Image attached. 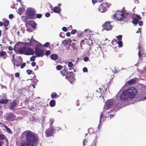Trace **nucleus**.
I'll return each mask as SVG.
<instances>
[{
    "mask_svg": "<svg viewBox=\"0 0 146 146\" xmlns=\"http://www.w3.org/2000/svg\"><path fill=\"white\" fill-rule=\"evenodd\" d=\"M23 134L25 135L26 141H23L20 146H34L39 141V137L35 133L30 131H25Z\"/></svg>",
    "mask_w": 146,
    "mask_h": 146,
    "instance_id": "1",
    "label": "nucleus"
},
{
    "mask_svg": "<svg viewBox=\"0 0 146 146\" xmlns=\"http://www.w3.org/2000/svg\"><path fill=\"white\" fill-rule=\"evenodd\" d=\"M137 93V90L135 87H130L127 90H124L120 96L121 100H126L129 98H133Z\"/></svg>",
    "mask_w": 146,
    "mask_h": 146,
    "instance_id": "2",
    "label": "nucleus"
},
{
    "mask_svg": "<svg viewBox=\"0 0 146 146\" xmlns=\"http://www.w3.org/2000/svg\"><path fill=\"white\" fill-rule=\"evenodd\" d=\"M18 52L19 54H24L29 55L34 54V52L33 50L29 47L26 48L25 46L21 47L18 50Z\"/></svg>",
    "mask_w": 146,
    "mask_h": 146,
    "instance_id": "3",
    "label": "nucleus"
},
{
    "mask_svg": "<svg viewBox=\"0 0 146 146\" xmlns=\"http://www.w3.org/2000/svg\"><path fill=\"white\" fill-rule=\"evenodd\" d=\"M125 16L123 12L120 11H116L115 14L112 16L113 19H115L118 21H122L124 18Z\"/></svg>",
    "mask_w": 146,
    "mask_h": 146,
    "instance_id": "4",
    "label": "nucleus"
},
{
    "mask_svg": "<svg viewBox=\"0 0 146 146\" xmlns=\"http://www.w3.org/2000/svg\"><path fill=\"white\" fill-rule=\"evenodd\" d=\"M35 10L31 8H28L26 11V14L30 19H35Z\"/></svg>",
    "mask_w": 146,
    "mask_h": 146,
    "instance_id": "5",
    "label": "nucleus"
},
{
    "mask_svg": "<svg viewBox=\"0 0 146 146\" xmlns=\"http://www.w3.org/2000/svg\"><path fill=\"white\" fill-rule=\"evenodd\" d=\"M111 4L108 3H103L99 6V11L101 12H106L111 5Z\"/></svg>",
    "mask_w": 146,
    "mask_h": 146,
    "instance_id": "6",
    "label": "nucleus"
},
{
    "mask_svg": "<svg viewBox=\"0 0 146 146\" xmlns=\"http://www.w3.org/2000/svg\"><path fill=\"white\" fill-rule=\"evenodd\" d=\"M114 75H111V78L110 79L109 82L108 83V84L106 85H104V86H102L101 88V90H102V93L103 94H105L107 90V88L108 86L110 85L113 82V79L114 78Z\"/></svg>",
    "mask_w": 146,
    "mask_h": 146,
    "instance_id": "7",
    "label": "nucleus"
},
{
    "mask_svg": "<svg viewBox=\"0 0 146 146\" xmlns=\"http://www.w3.org/2000/svg\"><path fill=\"white\" fill-rule=\"evenodd\" d=\"M65 78H67L71 83H72L74 81V75L73 72H67Z\"/></svg>",
    "mask_w": 146,
    "mask_h": 146,
    "instance_id": "8",
    "label": "nucleus"
},
{
    "mask_svg": "<svg viewBox=\"0 0 146 146\" xmlns=\"http://www.w3.org/2000/svg\"><path fill=\"white\" fill-rule=\"evenodd\" d=\"M38 46H39V45H37L35 47V54L38 57H42L44 55V52L42 49L38 48Z\"/></svg>",
    "mask_w": 146,
    "mask_h": 146,
    "instance_id": "9",
    "label": "nucleus"
},
{
    "mask_svg": "<svg viewBox=\"0 0 146 146\" xmlns=\"http://www.w3.org/2000/svg\"><path fill=\"white\" fill-rule=\"evenodd\" d=\"M15 116L12 113L10 112L6 116V119L9 121H13L15 119Z\"/></svg>",
    "mask_w": 146,
    "mask_h": 146,
    "instance_id": "10",
    "label": "nucleus"
},
{
    "mask_svg": "<svg viewBox=\"0 0 146 146\" xmlns=\"http://www.w3.org/2000/svg\"><path fill=\"white\" fill-rule=\"evenodd\" d=\"M111 22L110 21H106L105 22L103 27L106 30L109 31L112 29V27L110 24Z\"/></svg>",
    "mask_w": 146,
    "mask_h": 146,
    "instance_id": "11",
    "label": "nucleus"
},
{
    "mask_svg": "<svg viewBox=\"0 0 146 146\" xmlns=\"http://www.w3.org/2000/svg\"><path fill=\"white\" fill-rule=\"evenodd\" d=\"M102 90L100 88H99L97 89L95 92L94 94V96L97 97H100L101 96L102 94Z\"/></svg>",
    "mask_w": 146,
    "mask_h": 146,
    "instance_id": "12",
    "label": "nucleus"
},
{
    "mask_svg": "<svg viewBox=\"0 0 146 146\" xmlns=\"http://www.w3.org/2000/svg\"><path fill=\"white\" fill-rule=\"evenodd\" d=\"M55 129H51L45 131L46 136L47 137L52 136L53 133L54 132Z\"/></svg>",
    "mask_w": 146,
    "mask_h": 146,
    "instance_id": "13",
    "label": "nucleus"
},
{
    "mask_svg": "<svg viewBox=\"0 0 146 146\" xmlns=\"http://www.w3.org/2000/svg\"><path fill=\"white\" fill-rule=\"evenodd\" d=\"M28 24L33 29H35L36 27V23L33 20H30L27 21Z\"/></svg>",
    "mask_w": 146,
    "mask_h": 146,
    "instance_id": "14",
    "label": "nucleus"
},
{
    "mask_svg": "<svg viewBox=\"0 0 146 146\" xmlns=\"http://www.w3.org/2000/svg\"><path fill=\"white\" fill-rule=\"evenodd\" d=\"M16 101L15 100H13L12 102L10 104V107L9 108V109H12L15 107L17 105Z\"/></svg>",
    "mask_w": 146,
    "mask_h": 146,
    "instance_id": "15",
    "label": "nucleus"
},
{
    "mask_svg": "<svg viewBox=\"0 0 146 146\" xmlns=\"http://www.w3.org/2000/svg\"><path fill=\"white\" fill-rule=\"evenodd\" d=\"M67 70V69L66 68V67L65 66H64V69L61 70L60 72L63 76H64L66 74V73H67L66 71Z\"/></svg>",
    "mask_w": 146,
    "mask_h": 146,
    "instance_id": "16",
    "label": "nucleus"
},
{
    "mask_svg": "<svg viewBox=\"0 0 146 146\" xmlns=\"http://www.w3.org/2000/svg\"><path fill=\"white\" fill-rule=\"evenodd\" d=\"M7 54L6 52L3 51L0 52V58L2 57L3 59H5L7 57Z\"/></svg>",
    "mask_w": 146,
    "mask_h": 146,
    "instance_id": "17",
    "label": "nucleus"
},
{
    "mask_svg": "<svg viewBox=\"0 0 146 146\" xmlns=\"http://www.w3.org/2000/svg\"><path fill=\"white\" fill-rule=\"evenodd\" d=\"M51 59L54 60H56L58 58V56L57 54H52L50 55Z\"/></svg>",
    "mask_w": 146,
    "mask_h": 146,
    "instance_id": "18",
    "label": "nucleus"
},
{
    "mask_svg": "<svg viewBox=\"0 0 146 146\" xmlns=\"http://www.w3.org/2000/svg\"><path fill=\"white\" fill-rule=\"evenodd\" d=\"M56 105V101L54 100H51L49 102L50 106L51 107H54Z\"/></svg>",
    "mask_w": 146,
    "mask_h": 146,
    "instance_id": "19",
    "label": "nucleus"
},
{
    "mask_svg": "<svg viewBox=\"0 0 146 146\" xmlns=\"http://www.w3.org/2000/svg\"><path fill=\"white\" fill-rule=\"evenodd\" d=\"M113 101L112 100H110L108 102L107 105V106L108 109H110L111 108V107L113 104Z\"/></svg>",
    "mask_w": 146,
    "mask_h": 146,
    "instance_id": "20",
    "label": "nucleus"
},
{
    "mask_svg": "<svg viewBox=\"0 0 146 146\" xmlns=\"http://www.w3.org/2000/svg\"><path fill=\"white\" fill-rule=\"evenodd\" d=\"M60 10L61 8L58 6L55 7L53 9L54 12L56 13H58L60 11Z\"/></svg>",
    "mask_w": 146,
    "mask_h": 146,
    "instance_id": "21",
    "label": "nucleus"
},
{
    "mask_svg": "<svg viewBox=\"0 0 146 146\" xmlns=\"http://www.w3.org/2000/svg\"><path fill=\"white\" fill-rule=\"evenodd\" d=\"M136 82V80L135 78H133L128 81L127 83L129 85H132Z\"/></svg>",
    "mask_w": 146,
    "mask_h": 146,
    "instance_id": "22",
    "label": "nucleus"
},
{
    "mask_svg": "<svg viewBox=\"0 0 146 146\" xmlns=\"http://www.w3.org/2000/svg\"><path fill=\"white\" fill-rule=\"evenodd\" d=\"M51 97L52 99H55L57 98L58 96L57 94L55 92L52 93L51 95Z\"/></svg>",
    "mask_w": 146,
    "mask_h": 146,
    "instance_id": "23",
    "label": "nucleus"
},
{
    "mask_svg": "<svg viewBox=\"0 0 146 146\" xmlns=\"http://www.w3.org/2000/svg\"><path fill=\"white\" fill-rule=\"evenodd\" d=\"M8 102V99L1 100H0V104H6Z\"/></svg>",
    "mask_w": 146,
    "mask_h": 146,
    "instance_id": "24",
    "label": "nucleus"
},
{
    "mask_svg": "<svg viewBox=\"0 0 146 146\" xmlns=\"http://www.w3.org/2000/svg\"><path fill=\"white\" fill-rule=\"evenodd\" d=\"M78 113L83 118L84 117H85L83 115L84 114V111H83L80 110L78 111Z\"/></svg>",
    "mask_w": 146,
    "mask_h": 146,
    "instance_id": "25",
    "label": "nucleus"
},
{
    "mask_svg": "<svg viewBox=\"0 0 146 146\" xmlns=\"http://www.w3.org/2000/svg\"><path fill=\"white\" fill-rule=\"evenodd\" d=\"M4 127L5 128L7 132L9 133H12V131L5 124H4Z\"/></svg>",
    "mask_w": 146,
    "mask_h": 146,
    "instance_id": "26",
    "label": "nucleus"
},
{
    "mask_svg": "<svg viewBox=\"0 0 146 146\" xmlns=\"http://www.w3.org/2000/svg\"><path fill=\"white\" fill-rule=\"evenodd\" d=\"M140 44V43H139V44H138L139 45L138 46V49L139 50V51L138 52V55L139 57V58H140V56H141V50H140V48H141V47L140 46H139V44Z\"/></svg>",
    "mask_w": 146,
    "mask_h": 146,
    "instance_id": "27",
    "label": "nucleus"
},
{
    "mask_svg": "<svg viewBox=\"0 0 146 146\" xmlns=\"http://www.w3.org/2000/svg\"><path fill=\"white\" fill-rule=\"evenodd\" d=\"M119 47H121L122 46V42L121 40H118L117 42Z\"/></svg>",
    "mask_w": 146,
    "mask_h": 146,
    "instance_id": "28",
    "label": "nucleus"
},
{
    "mask_svg": "<svg viewBox=\"0 0 146 146\" xmlns=\"http://www.w3.org/2000/svg\"><path fill=\"white\" fill-rule=\"evenodd\" d=\"M138 22V20L136 19H133L132 21V23L134 24H137Z\"/></svg>",
    "mask_w": 146,
    "mask_h": 146,
    "instance_id": "29",
    "label": "nucleus"
},
{
    "mask_svg": "<svg viewBox=\"0 0 146 146\" xmlns=\"http://www.w3.org/2000/svg\"><path fill=\"white\" fill-rule=\"evenodd\" d=\"M9 23V22L8 21H5L3 22V25L5 27H7Z\"/></svg>",
    "mask_w": 146,
    "mask_h": 146,
    "instance_id": "30",
    "label": "nucleus"
},
{
    "mask_svg": "<svg viewBox=\"0 0 146 146\" xmlns=\"http://www.w3.org/2000/svg\"><path fill=\"white\" fill-rule=\"evenodd\" d=\"M63 67L61 65H58L56 66V69L57 70H60Z\"/></svg>",
    "mask_w": 146,
    "mask_h": 146,
    "instance_id": "31",
    "label": "nucleus"
},
{
    "mask_svg": "<svg viewBox=\"0 0 146 146\" xmlns=\"http://www.w3.org/2000/svg\"><path fill=\"white\" fill-rule=\"evenodd\" d=\"M42 17V15L41 14H37L36 15V18H38V19H40V18Z\"/></svg>",
    "mask_w": 146,
    "mask_h": 146,
    "instance_id": "32",
    "label": "nucleus"
},
{
    "mask_svg": "<svg viewBox=\"0 0 146 146\" xmlns=\"http://www.w3.org/2000/svg\"><path fill=\"white\" fill-rule=\"evenodd\" d=\"M97 142V139H94V142L92 144V146H96V143Z\"/></svg>",
    "mask_w": 146,
    "mask_h": 146,
    "instance_id": "33",
    "label": "nucleus"
},
{
    "mask_svg": "<svg viewBox=\"0 0 146 146\" xmlns=\"http://www.w3.org/2000/svg\"><path fill=\"white\" fill-rule=\"evenodd\" d=\"M5 136L3 134H1L0 135V140H2L4 139Z\"/></svg>",
    "mask_w": 146,
    "mask_h": 146,
    "instance_id": "34",
    "label": "nucleus"
},
{
    "mask_svg": "<svg viewBox=\"0 0 146 146\" xmlns=\"http://www.w3.org/2000/svg\"><path fill=\"white\" fill-rule=\"evenodd\" d=\"M36 56H33L30 58V60L31 61H33L35 60V58Z\"/></svg>",
    "mask_w": 146,
    "mask_h": 146,
    "instance_id": "35",
    "label": "nucleus"
},
{
    "mask_svg": "<svg viewBox=\"0 0 146 146\" xmlns=\"http://www.w3.org/2000/svg\"><path fill=\"white\" fill-rule=\"evenodd\" d=\"M26 72L27 74L29 75L31 74L33 72V71L31 70H27Z\"/></svg>",
    "mask_w": 146,
    "mask_h": 146,
    "instance_id": "36",
    "label": "nucleus"
},
{
    "mask_svg": "<svg viewBox=\"0 0 146 146\" xmlns=\"http://www.w3.org/2000/svg\"><path fill=\"white\" fill-rule=\"evenodd\" d=\"M68 66L69 67H71L73 66V64L71 62H68Z\"/></svg>",
    "mask_w": 146,
    "mask_h": 146,
    "instance_id": "37",
    "label": "nucleus"
},
{
    "mask_svg": "<svg viewBox=\"0 0 146 146\" xmlns=\"http://www.w3.org/2000/svg\"><path fill=\"white\" fill-rule=\"evenodd\" d=\"M77 34L78 36H83V33L82 32H78Z\"/></svg>",
    "mask_w": 146,
    "mask_h": 146,
    "instance_id": "38",
    "label": "nucleus"
},
{
    "mask_svg": "<svg viewBox=\"0 0 146 146\" xmlns=\"http://www.w3.org/2000/svg\"><path fill=\"white\" fill-rule=\"evenodd\" d=\"M118 40H121L122 38V36L121 35L118 36L116 37Z\"/></svg>",
    "mask_w": 146,
    "mask_h": 146,
    "instance_id": "39",
    "label": "nucleus"
},
{
    "mask_svg": "<svg viewBox=\"0 0 146 146\" xmlns=\"http://www.w3.org/2000/svg\"><path fill=\"white\" fill-rule=\"evenodd\" d=\"M77 32V30L76 29H73L71 32L72 34L74 35Z\"/></svg>",
    "mask_w": 146,
    "mask_h": 146,
    "instance_id": "40",
    "label": "nucleus"
},
{
    "mask_svg": "<svg viewBox=\"0 0 146 146\" xmlns=\"http://www.w3.org/2000/svg\"><path fill=\"white\" fill-rule=\"evenodd\" d=\"M85 44V41L84 40H82L80 43V45L81 47H82V44Z\"/></svg>",
    "mask_w": 146,
    "mask_h": 146,
    "instance_id": "41",
    "label": "nucleus"
},
{
    "mask_svg": "<svg viewBox=\"0 0 146 146\" xmlns=\"http://www.w3.org/2000/svg\"><path fill=\"white\" fill-rule=\"evenodd\" d=\"M50 53V52L49 50H47L46 51V53L44 54L46 56L48 55Z\"/></svg>",
    "mask_w": 146,
    "mask_h": 146,
    "instance_id": "42",
    "label": "nucleus"
},
{
    "mask_svg": "<svg viewBox=\"0 0 146 146\" xmlns=\"http://www.w3.org/2000/svg\"><path fill=\"white\" fill-rule=\"evenodd\" d=\"M26 65V63H25V62L23 63L21 66V68H24L25 66Z\"/></svg>",
    "mask_w": 146,
    "mask_h": 146,
    "instance_id": "43",
    "label": "nucleus"
},
{
    "mask_svg": "<svg viewBox=\"0 0 146 146\" xmlns=\"http://www.w3.org/2000/svg\"><path fill=\"white\" fill-rule=\"evenodd\" d=\"M62 29L64 32H67L68 31L67 28L66 27H63Z\"/></svg>",
    "mask_w": 146,
    "mask_h": 146,
    "instance_id": "44",
    "label": "nucleus"
},
{
    "mask_svg": "<svg viewBox=\"0 0 146 146\" xmlns=\"http://www.w3.org/2000/svg\"><path fill=\"white\" fill-rule=\"evenodd\" d=\"M89 58L87 57H84V61L85 62H87L88 61V60H89Z\"/></svg>",
    "mask_w": 146,
    "mask_h": 146,
    "instance_id": "45",
    "label": "nucleus"
},
{
    "mask_svg": "<svg viewBox=\"0 0 146 146\" xmlns=\"http://www.w3.org/2000/svg\"><path fill=\"white\" fill-rule=\"evenodd\" d=\"M50 44L48 42H46L44 44V46L45 47H48L49 45Z\"/></svg>",
    "mask_w": 146,
    "mask_h": 146,
    "instance_id": "46",
    "label": "nucleus"
},
{
    "mask_svg": "<svg viewBox=\"0 0 146 146\" xmlns=\"http://www.w3.org/2000/svg\"><path fill=\"white\" fill-rule=\"evenodd\" d=\"M83 71L84 72H86L88 71V69L86 67H84L83 69Z\"/></svg>",
    "mask_w": 146,
    "mask_h": 146,
    "instance_id": "47",
    "label": "nucleus"
},
{
    "mask_svg": "<svg viewBox=\"0 0 146 146\" xmlns=\"http://www.w3.org/2000/svg\"><path fill=\"white\" fill-rule=\"evenodd\" d=\"M20 76V74L19 72H17L15 74V76L16 77H19Z\"/></svg>",
    "mask_w": 146,
    "mask_h": 146,
    "instance_id": "48",
    "label": "nucleus"
},
{
    "mask_svg": "<svg viewBox=\"0 0 146 146\" xmlns=\"http://www.w3.org/2000/svg\"><path fill=\"white\" fill-rule=\"evenodd\" d=\"M50 14L49 13H46L45 14V16L46 17H50Z\"/></svg>",
    "mask_w": 146,
    "mask_h": 146,
    "instance_id": "49",
    "label": "nucleus"
},
{
    "mask_svg": "<svg viewBox=\"0 0 146 146\" xmlns=\"http://www.w3.org/2000/svg\"><path fill=\"white\" fill-rule=\"evenodd\" d=\"M36 64V63L35 62H33L31 63V66L33 67L35 66Z\"/></svg>",
    "mask_w": 146,
    "mask_h": 146,
    "instance_id": "50",
    "label": "nucleus"
},
{
    "mask_svg": "<svg viewBox=\"0 0 146 146\" xmlns=\"http://www.w3.org/2000/svg\"><path fill=\"white\" fill-rule=\"evenodd\" d=\"M13 17V15L12 14H10L9 15V18L10 19H12Z\"/></svg>",
    "mask_w": 146,
    "mask_h": 146,
    "instance_id": "51",
    "label": "nucleus"
},
{
    "mask_svg": "<svg viewBox=\"0 0 146 146\" xmlns=\"http://www.w3.org/2000/svg\"><path fill=\"white\" fill-rule=\"evenodd\" d=\"M103 113L102 112L101 113L100 115V121H101L102 118V117H103Z\"/></svg>",
    "mask_w": 146,
    "mask_h": 146,
    "instance_id": "52",
    "label": "nucleus"
},
{
    "mask_svg": "<svg viewBox=\"0 0 146 146\" xmlns=\"http://www.w3.org/2000/svg\"><path fill=\"white\" fill-rule=\"evenodd\" d=\"M138 24L140 26H141L143 24V21H140L139 22L138 21Z\"/></svg>",
    "mask_w": 146,
    "mask_h": 146,
    "instance_id": "53",
    "label": "nucleus"
},
{
    "mask_svg": "<svg viewBox=\"0 0 146 146\" xmlns=\"http://www.w3.org/2000/svg\"><path fill=\"white\" fill-rule=\"evenodd\" d=\"M23 9H22V8H20L18 9V11H20L21 12H22L23 11Z\"/></svg>",
    "mask_w": 146,
    "mask_h": 146,
    "instance_id": "54",
    "label": "nucleus"
},
{
    "mask_svg": "<svg viewBox=\"0 0 146 146\" xmlns=\"http://www.w3.org/2000/svg\"><path fill=\"white\" fill-rule=\"evenodd\" d=\"M136 17L138 19L140 20L141 19V18L140 15H136Z\"/></svg>",
    "mask_w": 146,
    "mask_h": 146,
    "instance_id": "55",
    "label": "nucleus"
},
{
    "mask_svg": "<svg viewBox=\"0 0 146 146\" xmlns=\"http://www.w3.org/2000/svg\"><path fill=\"white\" fill-rule=\"evenodd\" d=\"M92 2L94 4L95 3L97 2V0H92Z\"/></svg>",
    "mask_w": 146,
    "mask_h": 146,
    "instance_id": "56",
    "label": "nucleus"
},
{
    "mask_svg": "<svg viewBox=\"0 0 146 146\" xmlns=\"http://www.w3.org/2000/svg\"><path fill=\"white\" fill-rule=\"evenodd\" d=\"M117 42V40L115 38V39H113L112 41V44H113V43L114 42Z\"/></svg>",
    "mask_w": 146,
    "mask_h": 146,
    "instance_id": "57",
    "label": "nucleus"
},
{
    "mask_svg": "<svg viewBox=\"0 0 146 146\" xmlns=\"http://www.w3.org/2000/svg\"><path fill=\"white\" fill-rule=\"evenodd\" d=\"M70 35V32H67L66 33V36L68 37H69Z\"/></svg>",
    "mask_w": 146,
    "mask_h": 146,
    "instance_id": "58",
    "label": "nucleus"
},
{
    "mask_svg": "<svg viewBox=\"0 0 146 146\" xmlns=\"http://www.w3.org/2000/svg\"><path fill=\"white\" fill-rule=\"evenodd\" d=\"M8 49L10 51H11L13 50V48L11 46H9L8 47Z\"/></svg>",
    "mask_w": 146,
    "mask_h": 146,
    "instance_id": "59",
    "label": "nucleus"
},
{
    "mask_svg": "<svg viewBox=\"0 0 146 146\" xmlns=\"http://www.w3.org/2000/svg\"><path fill=\"white\" fill-rule=\"evenodd\" d=\"M141 31V29L139 28L138 29V30L137 31H136V33H139Z\"/></svg>",
    "mask_w": 146,
    "mask_h": 146,
    "instance_id": "60",
    "label": "nucleus"
},
{
    "mask_svg": "<svg viewBox=\"0 0 146 146\" xmlns=\"http://www.w3.org/2000/svg\"><path fill=\"white\" fill-rule=\"evenodd\" d=\"M3 23L2 22H0V26H2L3 25Z\"/></svg>",
    "mask_w": 146,
    "mask_h": 146,
    "instance_id": "61",
    "label": "nucleus"
},
{
    "mask_svg": "<svg viewBox=\"0 0 146 146\" xmlns=\"http://www.w3.org/2000/svg\"><path fill=\"white\" fill-rule=\"evenodd\" d=\"M85 140H86V139H84V141H83V145L84 146L86 144V143H85Z\"/></svg>",
    "mask_w": 146,
    "mask_h": 146,
    "instance_id": "62",
    "label": "nucleus"
},
{
    "mask_svg": "<svg viewBox=\"0 0 146 146\" xmlns=\"http://www.w3.org/2000/svg\"><path fill=\"white\" fill-rule=\"evenodd\" d=\"M89 31V29H87L84 30V31L85 33H87Z\"/></svg>",
    "mask_w": 146,
    "mask_h": 146,
    "instance_id": "63",
    "label": "nucleus"
},
{
    "mask_svg": "<svg viewBox=\"0 0 146 146\" xmlns=\"http://www.w3.org/2000/svg\"><path fill=\"white\" fill-rule=\"evenodd\" d=\"M110 118H111L113 117L114 116V115H113L112 114H111L110 115Z\"/></svg>",
    "mask_w": 146,
    "mask_h": 146,
    "instance_id": "64",
    "label": "nucleus"
}]
</instances>
